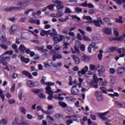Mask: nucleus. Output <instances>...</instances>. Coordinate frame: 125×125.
<instances>
[{"mask_svg":"<svg viewBox=\"0 0 125 125\" xmlns=\"http://www.w3.org/2000/svg\"><path fill=\"white\" fill-rule=\"evenodd\" d=\"M22 74L23 75H24L25 76H26L27 77H28L29 79H33V76L32 75V74L27 71H26V70L22 71Z\"/></svg>","mask_w":125,"mask_h":125,"instance_id":"nucleus-17","label":"nucleus"},{"mask_svg":"<svg viewBox=\"0 0 125 125\" xmlns=\"http://www.w3.org/2000/svg\"><path fill=\"white\" fill-rule=\"evenodd\" d=\"M89 68L90 70H92V71H93L95 70V69H96V66L93 64H90Z\"/></svg>","mask_w":125,"mask_h":125,"instance_id":"nucleus-51","label":"nucleus"},{"mask_svg":"<svg viewBox=\"0 0 125 125\" xmlns=\"http://www.w3.org/2000/svg\"><path fill=\"white\" fill-rule=\"evenodd\" d=\"M57 17H62L63 16V12L59 11L56 13Z\"/></svg>","mask_w":125,"mask_h":125,"instance_id":"nucleus-44","label":"nucleus"},{"mask_svg":"<svg viewBox=\"0 0 125 125\" xmlns=\"http://www.w3.org/2000/svg\"><path fill=\"white\" fill-rule=\"evenodd\" d=\"M114 41H123L124 40V37L123 36H120L118 38H113Z\"/></svg>","mask_w":125,"mask_h":125,"instance_id":"nucleus-49","label":"nucleus"},{"mask_svg":"<svg viewBox=\"0 0 125 125\" xmlns=\"http://www.w3.org/2000/svg\"><path fill=\"white\" fill-rule=\"evenodd\" d=\"M16 9H19L18 7H9L5 9L6 11H12V10H15Z\"/></svg>","mask_w":125,"mask_h":125,"instance_id":"nucleus-24","label":"nucleus"},{"mask_svg":"<svg viewBox=\"0 0 125 125\" xmlns=\"http://www.w3.org/2000/svg\"><path fill=\"white\" fill-rule=\"evenodd\" d=\"M96 44L95 42H92L91 43L89 46H90V47H91V48H94V49H97L98 48V47H97V46H95Z\"/></svg>","mask_w":125,"mask_h":125,"instance_id":"nucleus-33","label":"nucleus"},{"mask_svg":"<svg viewBox=\"0 0 125 125\" xmlns=\"http://www.w3.org/2000/svg\"><path fill=\"white\" fill-rule=\"evenodd\" d=\"M102 32L106 35H109L110 33H111L112 29L109 27L104 28L102 30Z\"/></svg>","mask_w":125,"mask_h":125,"instance_id":"nucleus-16","label":"nucleus"},{"mask_svg":"<svg viewBox=\"0 0 125 125\" xmlns=\"http://www.w3.org/2000/svg\"><path fill=\"white\" fill-rule=\"evenodd\" d=\"M44 66L45 67V68H47L48 67H50V64H49V63L47 62H44L43 63Z\"/></svg>","mask_w":125,"mask_h":125,"instance_id":"nucleus-60","label":"nucleus"},{"mask_svg":"<svg viewBox=\"0 0 125 125\" xmlns=\"http://www.w3.org/2000/svg\"><path fill=\"white\" fill-rule=\"evenodd\" d=\"M93 80L96 83H98V78H97V75H96V74L93 75Z\"/></svg>","mask_w":125,"mask_h":125,"instance_id":"nucleus-58","label":"nucleus"},{"mask_svg":"<svg viewBox=\"0 0 125 125\" xmlns=\"http://www.w3.org/2000/svg\"><path fill=\"white\" fill-rule=\"evenodd\" d=\"M98 83V82H96V81H92L90 83V85L95 88H97V87H98V85H97Z\"/></svg>","mask_w":125,"mask_h":125,"instance_id":"nucleus-22","label":"nucleus"},{"mask_svg":"<svg viewBox=\"0 0 125 125\" xmlns=\"http://www.w3.org/2000/svg\"><path fill=\"white\" fill-rule=\"evenodd\" d=\"M54 66L56 68H57V67H61V66H62V63L58 62L57 64H55Z\"/></svg>","mask_w":125,"mask_h":125,"instance_id":"nucleus-64","label":"nucleus"},{"mask_svg":"<svg viewBox=\"0 0 125 125\" xmlns=\"http://www.w3.org/2000/svg\"><path fill=\"white\" fill-rule=\"evenodd\" d=\"M63 117V115L59 113H57L55 115V118L56 119H59L60 118Z\"/></svg>","mask_w":125,"mask_h":125,"instance_id":"nucleus-45","label":"nucleus"},{"mask_svg":"<svg viewBox=\"0 0 125 125\" xmlns=\"http://www.w3.org/2000/svg\"><path fill=\"white\" fill-rule=\"evenodd\" d=\"M82 43L78 41H76L75 42V45L74 46V50L72 49V52L73 53H78L80 54V50H79V48L81 47L82 45Z\"/></svg>","mask_w":125,"mask_h":125,"instance_id":"nucleus-2","label":"nucleus"},{"mask_svg":"<svg viewBox=\"0 0 125 125\" xmlns=\"http://www.w3.org/2000/svg\"><path fill=\"white\" fill-rule=\"evenodd\" d=\"M73 60H74V62L75 63V64H79L80 63V58H79L78 57H77L76 55H73Z\"/></svg>","mask_w":125,"mask_h":125,"instance_id":"nucleus-21","label":"nucleus"},{"mask_svg":"<svg viewBox=\"0 0 125 125\" xmlns=\"http://www.w3.org/2000/svg\"><path fill=\"white\" fill-rule=\"evenodd\" d=\"M38 97L39 98H41V99H45V98H46V96L43 93L39 94Z\"/></svg>","mask_w":125,"mask_h":125,"instance_id":"nucleus-29","label":"nucleus"},{"mask_svg":"<svg viewBox=\"0 0 125 125\" xmlns=\"http://www.w3.org/2000/svg\"><path fill=\"white\" fill-rule=\"evenodd\" d=\"M31 11H34V9H29L27 11L24 12V14L26 16L29 14V12H31Z\"/></svg>","mask_w":125,"mask_h":125,"instance_id":"nucleus-52","label":"nucleus"},{"mask_svg":"<svg viewBox=\"0 0 125 125\" xmlns=\"http://www.w3.org/2000/svg\"><path fill=\"white\" fill-rule=\"evenodd\" d=\"M35 50H38L40 52H43V46H42L41 47H39V46L35 47Z\"/></svg>","mask_w":125,"mask_h":125,"instance_id":"nucleus-27","label":"nucleus"},{"mask_svg":"<svg viewBox=\"0 0 125 125\" xmlns=\"http://www.w3.org/2000/svg\"><path fill=\"white\" fill-rule=\"evenodd\" d=\"M75 10L77 13H80V12H82V11H83V9L79 7L75 8Z\"/></svg>","mask_w":125,"mask_h":125,"instance_id":"nucleus-47","label":"nucleus"},{"mask_svg":"<svg viewBox=\"0 0 125 125\" xmlns=\"http://www.w3.org/2000/svg\"><path fill=\"white\" fill-rule=\"evenodd\" d=\"M5 54H8L9 55H12L13 54V51L8 50L3 54V55H5Z\"/></svg>","mask_w":125,"mask_h":125,"instance_id":"nucleus-39","label":"nucleus"},{"mask_svg":"<svg viewBox=\"0 0 125 125\" xmlns=\"http://www.w3.org/2000/svg\"><path fill=\"white\" fill-rule=\"evenodd\" d=\"M69 45H70V43L69 42L64 43L62 49L63 50H65V49H68V46H69Z\"/></svg>","mask_w":125,"mask_h":125,"instance_id":"nucleus-35","label":"nucleus"},{"mask_svg":"<svg viewBox=\"0 0 125 125\" xmlns=\"http://www.w3.org/2000/svg\"><path fill=\"white\" fill-rule=\"evenodd\" d=\"M116 105L117 106H119L121 108H125V103H120L119 102H115Z\"/></svg>","mask_w":125,"mask_h":125,"instance_id":"nucleus-23","label":"nucleus"},{"mask_svg":"<svg viewBox=\"0 0 125 125\" xmlns=\"http://www.w3.org/2000/svg\"><path fill=\"white\" fill-rule=\"evenodd\" d=\"M123 17L122 16L119 17V19H116L115 22H117L118 23H121V24H123L124 23V21H122Z\"/></svg>","mask_w":125,"mask_h":125,"instance_id":"nucleus-31","label":"nucleus"},{"mask_svg":"<svg viewBox=\"0 0 125 125\" xmlns=\"http://www.w3.org/2000/svg\"><path fill=\"white\" fill-rule=\"evenodd\" d=\"M46 34H47V31L45 30H42L40 33V35L42 36V37H44V36H45Z\"/></svg>","mask_w":125,"mask_h":125,"instance_id":"nucleus-42","label":"nucleus"},{"mask_svg":"<svg viewBox=\"0 0 125 125\" xmlns=\"http://www.w3.org/2000/svg\"><path fill=\"white\" fill-rule=\"evenodd\" d=\"M47 86L45 87V90H46V93L47 94H52L54 93V92L52 91L51 89V85H46Z\"/></svg>","mask_w":125,"mask_h":125,"instance_id":"nucleus-14","label":"nucleus"},{"mask_svg":"<svg viewBox=\"0 0 125 125\" xmlns=\"http://www.w3.org/2000/svg\"><path fill=\"white\" fill-rule=\"evenodd\" d=\"M4 92L3 90H2L1 88H0V97L2 102L4 101V98H5V95H4Z\"/></svg>","mask_w":125,"mask_h":125,"instance_id":"nucleus-20","label":"nucleus"},{"mask_svg":"<svg viewBox=\"0 0 125 125\" xmlns=\"http://www.w3.org/2000/svg\"><path fill=\"white\" fill-rule=\"evenodd\" d=\"M68 20H69V17L67 16H66L65 18L59 19V21H60V22H66Z\"/></svg>","mask_w":125,"mask_h":125,"instance_id":"nucleus-28","label":"nucleus"},{"mask_svg":"<svg viewBox=\"0 0 125 125\" xmlns=\"http://www.w3.org/2000/svg\"><path fill=\"white\" fill-rule=\"evenodd\" d=\"M18 77V74L16 73H13L12 77V79L13 80H15V79H17Z\"/></svg>","mask_w":125,"mask_h":125,"instance_id":"nucleus-50","label":"nucleus"},{"mask_svg":"<svg viewBox=\"0 0 125 125\" xmlns=\"http://www.w3.org/2000/svg\"><path fill=\"white\" fill-rule=\"evenodd\" d=\"M32 92L34 93H36V94L38 93H40L41 92V90L39 89L33 88L31 90Z\"/></svg>","mask_w":125,"mask_h":125,"instance_id":"nucleus-38","label":"nucleus"},{"mask_svg":"<svg viewBox=\"0 0 125 125\" xmlns=\"http://www.w3.org/2000/svg\"><path fill=\"white\" fill-rule=\"evenodd\" d=\"M96 69L98 73H104L105 71V67L100 64H98L96 66Z\"/></svg>","mask_w":125,"mask_h":125,"instance_id":"nucleus-13","label":"nucleus"},{"mask_svg":"<svg viewBox=\"0 0 125 125\" xmlns=\"http://www.w3.org/2000/svg\"><path fill=\"white\" fill-rule=\"evenodd\" d=\"M0 47H1V48H3V49L5 50H6L7 49V48H8V46L4 44H0Z\"/></svg>","mask_w":125,"mask_h":125,"instance_id":"nucleus-53","label":"nucleus"},{"mask_svg":"<svg viewBox=\"0 0 125 125\" xmlns=\"http://www.w3.org/2000/svg\"><path fill=\"white\" fill-rule=\"evenodd\" d=\"M59 104L63 108H65V107L67 106V104H66L65 103H63V102H59Z\"/></svg>","mask_w":125,"mask_h":125,"instance_id":"nucleus-43","label":"nucleus"},{"mask_svg":"<svg viewBox=\"0 0 125 125\" xmlns=\"http://www.w3.org/2000/svg\"><path fill=\"white\" fill-rule=\"evenodd\" d=\"M109 72L110 74H115V72H116V69H115V68H110L109 69Z\"/></svg>","mask_w":125,"mask_h":125,"instance_id":"nucleus-59","label":"nucleus"},{"mask_svg":"<svg viewBox=\"0 0 125 125\" xmlns=\"http://www.w3.org/2000/svg\"><path fill=\"white\" fill-rule=\"evenodd\" d=\"M100 89L104 93H107V91L106 89V87H101L100 88Z\"/></svg>","mask_w":125,"mask_h":125,"instance_id":"nucleus-56","label":"nucleus"},{"mask_svg":"<svg viewBox=\"0 0 125 125\" xmlns=\"http://www.w3.org/2000/svg\"><path fill=\"white\" fill-rule=\"evenodd\" d=\"M115 1L117 4L121 5L125 3V0H115Z\"/></svg>","mask_w":125,"mask_h":125,"instance_id":"nucleus-36","label":"nucleus"},{"mask_svg":"<svg viewBox=\"0 0 125 125\" xmlns=\"http://www.w3.org/2000/svg\"><path fill=\"white\" fill-rule=\"evenodd\" d=\"M82 86L81 84H77V83H74L71 88V93L74 95H78L79 94V88H81Z\"/></svg>","mask_w":125,"mask_h":125,"instance_id":"nucleus-1","label":"nucleus"},{"mask_svg":"<svg viewBox=\"0 0 125 125\" xmlns=\"http://www.w3.org/2000/svg\"><path fill=\"white\" fill-rule=\"evenodd\" d=\"M26 20H27L26 17L21 18L20 20V22H21V23H25V21H26Z\"/></svg>","mask_w":125,"mask_h":125,"instance_id":"nucleus-57","label":"nucleus"},{"mask_svg":"<svg viewBox=\"0 0 125 125\" xmlns=\"http://www.w3.org/2000/svg\"><path fill=\"white\" fill-rule=\"evenodd\" d=\"M54 99H58L60 101H63L64 100V97H57V96L55 95L54 96Z\"/></svg>","mask_w":125,"mask_h":125,"instance_id":"nucleus-40","label":"nucleus"},{"mask_svg":"<svg viewBox=\"0 0 125 125\" xmlns=\"http://www.w3.org/2000/svg\"><path fill=\"white\" fill-rule=\"evenodd\" d=\"M53 2H54V3H58V4L56 5V7L57 9H62V8L64 7V6H63V4H62V2L58 0H53Z\"/></svg>","mask_w":125,"mask_h":125,"instance_id":"nucleus-10","label":"nucleus"},{"mask_svg":"<svg viewBox=\"0 0 125 125\" xmlns=\"http://www.w3.org/2000/svg\"><path fill=\"white\" fill-rule=\"evenodd\" d=\"M91 23H93L95 26L97 27H100L101 25H103V21L101 20V18H98L97 21H91Z\"/></svg>","mask_w":125,"mask_h":125,"instance_id":"nucleus-4","label":"nucleus"},{"mask_svg":"<svg viewBox=\"0 0 125 125\" xmlns=\"http://www.w3.org/2000/svg\"><path fill=\"white\" fill-rule=\"evenodd\" d=\"M83 19H86V20H90L91 21V20H92V18L90 16H83Z\"/></svg>","mask_w":125,"mask_h":125,"instance_id":"nucleus-46","label":"nucleus"},{"mask_svg":"<svg viewBox=\"0 0 125 125\" xmlns=\"http://www.w3.org/2000/svg\"><path fill=\"white\" fill-rule=\"evenodd\" d=\"M82 60H83V61H87L88 60V57L85 55H83L81 57Z\"/></svg>","mask_w":125,"mask_h":125,"instance_id":"nucleus-41","label":"nucleus"},{"mask_svg":"<svg viewBox=\"0 0 125 125\" xmlns=\"http://www.w3.org/2000/svg\"><path fill=\"white\" fill-rule=\"evenodd\" d=\"M15 90V84L14 83L12 84V87L11 88V92H14Z\"/></svg>","mask_w":125,"mask_h":125,"instance_id":"nucleus-61","label":"nucleus"},{"mask_svg":"<svg viewBox=\"0 0 125 125\" xmlns=\"http://www.w3.org/2000/svg\"><path fill=\"white\" fill-rule=\"evenodd\" d=\"M124 72H125V68L124 67L121 66L117 69V73L119 75L123 74Z\"/></svg>","mask_w":125,"mask_h":125,"instance_id":"nucleus-19","label":"nucleus"},{"mask_svg":"<svg viewBox=\"0 0 125 125\" xmlns=\"http://www.w3.org/2000/svg\"><path fill=\"white\" fill-rule=\"evenodd\" d=\"M94 94L98 101H103V100H104V97L101 92L99 91H96Z\"/></svg>","mask_w":125,"mask_h":125,"instance_id":"nucleus-3","label":"nucleus"},{"mask_svg":"<svg viewBox=\"0 0 125 125\" xmlns=\"http://www.w3.org/2000/svg\"><path fill=\"white\" fill-rule=\"evenodd\" d=\"M55 6V5H50L47 7V8H48L49 10H53V8H54Z\"/></svg>","mask_w":125,"mask_h":125,"instance_id":"nucleus-55","label":"nucleus"},{"mask_svg":"<svg viewBox=\"0 0 125 125\" xmlns=\"http://www.w3.org/2000/svg\"><path fill=\"white\" fill-rule=\"evenodd\" d=\"M64 39V36L63 35H59L56 37H54L53 38V41L55 42H59Z\"/></svg>","mask_w":125,"mask_h":125,"instance_id":"nucleus-11","label":"nucleus"},{"mask_svg":"<svg viewBox=\"0 0 125 125\" xmlns=\"http://www.w3.org/2000/svg\"><path fill=\"white\" fill-rule=\"evenodd\" d=\"M46 79L45 77L43 76L42 77V79L41 80V83H42V84H44V85H53V84H54V83L45 82Z\"/></svg>","mask_w":125,"mask_h":125,"instance_id":"nucleus-12","label":"nucleus"},{"mask_svg":"<svg viewBox=\"0 0 125 125\" xmlns=\"http://www.w3.org/2000/svg\"><path fill=\"white\" fill-rule=\"evenodd\" d=\"M65 13H72V11L71 9L68 7H66L65 9Z\"/></svg>","mask_w":125,"mask_h":125,"instance_id":"nucleus-48","label":"nucleus"},{"mask_svg":"<svg viewBox=\"0 0 125 125\" xmlns=\"http://www.w3.org/2000/svg\"><path fill=\"white\" fill-rule=\"evenodd\" d=\"M11 94L10 92H7L6 94V98H8V99H9V98H11Z\"/></svg>","mask_w":125,"mask_h":125,"instance_id":"nucleus-62","label":"nucleus"},{"mask_svg":"<svg viewBox=\"0 0 125 125\" xmlns=\"http://www.w3.org/2000/svg\"><path fill=\"white\" fill-rule=\"evenodd\" d=\"M20 111L21 114H23L24 115H26V112L27 110H26V108L25 107L21 106L20 108Z\"/></svg>","mask_w":125,"mask_h":125,"instance_id":"nucleus-25","label":"nucleus"},{"mask_svg":"<svg viewBox=\"0 0 125 125\" xmlns=\"http://www.w3.org/2000/svg\"><path fill=\"white\" fill-rule=\"evenodd\" d=\"M7 124V120L6 119H2L0 121V125H5Z\"/></svg>","mask_w":125,"mask_h":125,"instance_id":"nucleus-34","label":"nucleus"},{"mask_svg":"<svg viewBox=\"0 0 125 125\" xmlns=\"http://www.w3.org/2000/svg\"><path fill=\"white\" fill-rule=\"evenodd\" d=\"M69 26H67L64 29L62 30V34L64 35H68L69 32Z\"/></svg>","mask_w":125,"mask_h":125,"instance_id":"nucleus-26","label":"nucleus"},{"mask_svg":"<svg viewBox=\"0 0 125 125\" xmlns=\"http://www.w3.org/2000/svg\"><path fill=\"white\" fill-rule=\"evenodd\" d=\"M66 124L67 125H71V124H73V120H67L66 122Z\"/></svg>","mask_w":125,"mask_h":125,"instance_id":"nucleus-63","label":"nucleus"},{"mask_svg":"<svg viewBox=\"0 0 125 125\" xmlns=\"http://www.w3.org/2000/svg\"><path fill=\"white\" fill-rule=\"evenodd\" d=\"M57 35V32H56V30L55 29H52V32L50 33V36L51 37H54V36H56Z\"/></svg>","mask_w":125,"mask_h":125,"instance_id":"nucleus-32","label":"nucleus"},{"mask_svg":"<svg viewBox=\"0 0 125 125\" xmlns=\"http://www.w3.org/2000/svg\"><path fill=\"white\" fill-rule=\"evenodd\" d=\"M16 31H17V25L14 24L9 29V33L10 35H14Z\"/></svg>","mask_w":125,"mask_h":125,"instance_id":"nucleus-9","label":"nucleus"},{"mask_svg":"<svg viewBox=\"0 0 125 125\" xmlns=\"http://www.w3.org/2000/svg\"><path fill=\"white\" fill-rule=\"evenodd\" d=\"M109 51L110 52H114L115 51H117L118 50V47H111L109 48Z\"/></svg>","mask_w":125,"mask_h":125,"instance_id":"nucleus-37","label":"nucleus"},{"mask_svg":"<svg viewBox=\"0 0 125 125\" xmlns=\"http://www.w3.org/2000/svg\"><path fill=\"white\" fill-rule=\"evenodd\" d=\"M0 40L1 41V42H4V41L6 40L5 33L3 31H0Z\"/></svg>","mask_w":125,"mask_h":125,"instance_id":"nucleus-15","label":"nucleus"},{"mask_svg":"<svg viewBox=\"0 0 125 125\" xmlns=\"http://www.w3.org/2000/svg\"><path fill=\"white\" fill-rule=\"evenodd\" d=\"M21 62H24L25 64H27L30 62V59L26 58L24 56L21 57Z\"/></svg>","mask_w":125,"mask_h":125,"instance_id":"nucleus-18","label":"nucleus"},{"mask_svg":"<svg viewBox=\"0 0 125 125\" xmlns=\"http://www.w3.org/2000/svg\"><path fill=\"white\" fill-rule=\"evenodd\" d=\"M55 53V50H53L51 52H50V54L53 55L52 58L53 61H55L56 59H61L62 58V55H56L54 54Z\"/></svg>","mask_w":125,"mask_h":125,"instance_id":"nucleus-8","label":"nucleus"},{"mask_svg":"<svg viewBox=\"0 0 125 125\" xmlns=\"http://www.w3.org/2000/svg\"><path fill=\"white\" fill-rule=\"evenodd\" d=\"M53 98H54V97H53V94H49V96L47 97L48 100H52Z\"/></svg>","mask_w":125,"mask_h":125,"instance_id":"nucleus-54","label":"nucleus"},{"mask_svg":"<svg viewBox=\"0 0 125 125\" xmlns=\"http://www.w3.org/2000/svg\"><path fill=\"white\" fill-rule=\"evenodd\" d=\"M27 84L29 86V87H35L36 86H39V82H33V81L31 80H28L27 82Z\"/></svg>","mask_w":125,"mask_h":125,"instance_id":"nucleus-5","label":"nucleus"},{"mask_svg":"<svg viewBox=\"0 0 125 125\" xmlns=\"http://www.w3.org/2000/svg\"><path fill=\"white\" fill-rule=\"evenodd\" d=\"M87 71H88V66H85L82 69L81 71H78V74L80 77H82L83 75H85Z\"/></svg>","mask_w":125,"mask_h":125,"instance_id":"nucleus-7","label":"nucleus"},{"mask_svg":"<svg viewBox=\"0 0 125 125\" xmlns=\"http://www.w3.org/2000/svg\"><path fill=\"white\" fill-rule=\"evenodd\" d=\"M12 125H30L28 124V123L25 122H21V124L19 123V119L18 118H16L13 123H12Z\"/></svg>","mask_w":125,"mask_h":125,"instance_id":"nucleus-6","label":"nucleus"},{"mask_svg":"<svg viewBox=\"0 0 125 125\" xmlns=\"http://www.w3.org/2000/svg\"><path fill=\"white\" fill-rule=\"evenodd\" d=\"M27 48H26V47H25V46H24V45L23 44H21L19 46V49L21 50V52H23V51H24V50H25V49Z\"/></svg>","mask_w":125,"mask_h":125,"instance_id":"nucleus-30","label":"nucleus"}]
</instances>
